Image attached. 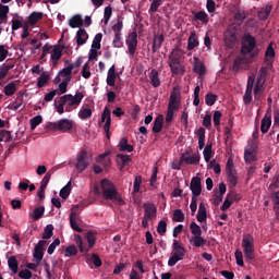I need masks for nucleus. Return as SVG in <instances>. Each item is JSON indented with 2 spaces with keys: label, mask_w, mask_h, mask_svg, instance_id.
I'll list each match as a JSON object with an SVG mask.
<instances>
[{
  "label": "nucleus",
  "mask_w": 279,
  "mask_h": 279,
  "mask_svg": "<svg viewBox=\"0 0 279 279\" xmlns=\"http://www.w3.org/2000/svg\"><path fill=\"white\" fill-rule=\"evenodd\" d=\"M141 184H143V177L135 175L134 183H133V193L141 192Z\"/></svg>",
  "instance_id": "nucleus-54"
},
{
  "label": "nucleus",
  "mask_w": 279,
  "mask_h": 279,
  "mask_svg": "<svg viewBox=\"0 0 279 279\" xmlns=\"http://www.w3.org/2000/svg\"><path fill=\"white\" fill-rule=\"evenodd\" d=\"M165 123V117L162 114H159L153 125V132L154 134H160L162 132V125Z\"/></svg>",
  "instance_id": "nucleus-23"
},
{
  "label": "nucleus",
  "mask_w": 279,
  "mask_h": 279,
  "mask_svg": "<svg viewBox=\"0 0 279 279\" xmlns=\"http://www.w3.org/2000/svg\"><path fill=\"white\" fill-rule=\"evenodd\" d=\"M243 64H245V58L243 57L235 58L233 61L232 71L238 73V71H241V69H243Z\"/></svg>",
  "instance_id": "nucleus-41"
},
{
  "label": "nucleus",
  "mask_w": 279,
  "mask_h": 279,
  "mask_svg": "<svg viewBox=\"0 0 279 279\" xmlns=\"http://www.w3.org/2000/svg\"><path fill=\"white\" fill-rule=\"evenodd\" d=\"M156 213L157 208L155 204H144V217H146V219H154V217H156Z\"/></svg>",
  "instance_id": "nucleus-18"
},
{
  "label": "nucleus",
  "mask_w": 279,
  "mask_h": 279,
  "mask_svg": "<svg viewBox=\"0 0 279 279\" xmlns=\"http://www.w3.org/2000/svg\"><path fill=\"white\" fill-rule=\"evenodd\" d=\"M102 38H104V35L101 33L96 34L92 44V49H101Z\"/></svg>",
  "instance_id": "nucleus-48"
},
{
  "label": "nucleus",
  "mask_w": 279,
  "mask_h": 279,
  "mask_svg": "<svg viewBox=\"0 0 279 279\" xmlns=\"http://www.w3.org/2000/svg\"><path fill=\"white\" fill-rule=\"evenodd\" d=\"M186 254V248L178 242V240H173L172 244V256L168 260L169 267H175L180 260H184V256Z\"/></svg>",
  "instance_id": "nucleus-3"
},
{
  "label": "nucleus",
  "mask_w": 279,
  "mask_h": 279,
  "mask_svg": "<svg viewBox=\"0 0 279 279\" xmlns=\"http://www.w3.org/2000/svg\"><path fill=\"white\" fill-rule=\"evenodd\" d=\"M181 156L185 165H199V154L191 156V153L185 151Z\"/></svg>",
  "instance_id": "nucleus-15"
},
{
  "label": "nucleus",
  "mask_w": 279,
  "mask_h": 279,
  "mask_svg": "<svg viewBox=\"0 0 279 279\" xmlns=\"http://www.w3.org/2000/svg\"><path fill=\"white\" fill-rule=\"evenodd\" d=\"M119 147H120V151H129V153L134 151V146L128 144L126 137H124L120 141Z\"/></svg>",
  "instance_id": "nucleus-42"
},
{
  "label": "nucleus",
  "mask_w": 279,
  "mask_h": 279,
  "mask_svg": "<svg viewBox=\"0 0 279 279\" xmlns=\"http://www.w3.org/2000/svg\"><path fill=\"white\" fill-rule=\"evenodd\" d=\"M64 48L61 47L60 45L53 46V49H52L51 54H50L53 66H56L58 64V61L60 60V58H62V50Z\"/></svg>",
  "instance_id": "nucleus-17"
},
{
  "label": "nucleus",
  "mask_w": 279,
  "mask_h": 279,
  "mask_svg": "<svg viewBox=\"0 0 279 279\" xmlns=\"http://www.w3.org/2000/svg\"><path fill=\"white\" fill-rule=\"evenodd\" d=\"M76 217H77V214H75V211H72L70 214V226L72 230H74L75 232H84V230L80 228V226H77V221H75Z\"/></svg>",
  "instance_id": "nucleus-34"
},
{
  "label": "nucleus",
  "mask_w": 279,
  "mask_h": 279,
  "mask_svg": "<svg viewBox=\"0 0 279 279\" xmlns=\"http://www.w3.org/2000/svg\"><path fill=\"white\" fill-rule=\"evenodd\" d=\"M43 123V116H36L31 119V130L34 131L38 125Z\"/></svg>",
  "instance_id": "nucleus-59"
},
{
  "label": "nucleus",
  "mask_w": 279,
  "mask_h": 279,
  "mask_svg": "<svg viewBox=\"0 0 279 279\" xmlns=\"http://www.w3.org/2000/svg\"><path fill=\"white\" fill-rule=\"evenodd\" d=\"M244 160L248 165H252V162L256 161V154H254V148H248L244 151Z\"/></svg>",
  "instance_id": "nucleus-38"
},
{
  "label": "nucleus",
  "mask_w": 279,
  "mask_h": 279,
  "mask_svg": "<svg viewBox=\"0 0 279 279\" xmlns=\"http://www.w3.org/2000/svg\"><path fill=\"white\" fill-rule=\"evenodd\" d=\"M49 82V74L43 73L37 81V88H43Z\"/></svg>",
  "instance_id": "nucleus-53"
},
{
  "label": "nucleus",
  "mask_w": 279,
  "mask_h": 279,
  "mask_svg": "<svg viewBox=\"0 0 279 279\" xmlns=\"http://www.w3.org/2000/svg\"><path fill=\"white\" fill-rule=\"evenodd\" d=\"M256 49V37L252 36V34L246 33L242 37V47H241V53L242 56H247V53H251V58H256L258 56V50Z\"/></svg>",
  "instance_id": "nucleus-2"
},
{
  "label": "nucleus",
  "mask_w": 279,
  "mask_h": 279,
  "mask_svg": "<svg viewBox=\"0 0 279 279\" xmlns=\"http://www.w3.org/2000/svg\"><path fill=\"white\" fill-rule=\"evenodd\" d=\"M196 219L199 223H204V221L208 219V214L206 213V206L204 205V203H201L198 206Z\"/></svg>",
  "instance_id": "nucleus-27"
},
{
  "label": "nucleus",
  "mask_w": 279,
  "mask_h": 279,
  "mask_svg": "<svg viewBox=\"0 0 279 279\" xmlns=\"http://www.w3.org/2000/svg\"><path fill=\"white\" fill-rule=\"evenodd\" d=\"M101 123H105L104 130L106 132V136L107 138H110V125H112V118L110 116V108L108 107H105L101 113V120L99 122V125H101Z\"/></svg>",
  "instance_id": "nucleus-8"
},
{
  "label": "nucleus",
  "mask_w": 279,
  "mask_h": 279,
  "mask_svg": "<svg viewBox=\"0 0 279 279\" xmlns=\"http://www.w3.org/2000/svg\"><path fill=\"white\" fill-rule=\"evenodd\" d=\"M88 165H90V159H88V151L83 149L81 154L76 158V169L82 173V171H86L88 168Z\"/></svg>",
  "instance_id": "nucleus-6"
},
{
  "label": "nucleus",
  "mask_w": 279,
  "mask_h": 279,
  "mask_svg": "<svg viewBox=\"0 0 279 279\" xmlns=\"http://www.w3.org/2000/svg\"><path fill=\"white\" fill-rule=\"evenodd\" d=\"M194 73H197L198 75H206V65H204V63L197 58H194Z\"/></svg>",
  "instance_id": "nucleus-29"
},
{
  "label": "nucleus",
  "mask_w": 279,
  "mask_h": 279,
  "mask_svg": "<svg viewBox=\"0 0 279 279\" xmlns=\"http://www.w3.org/2000/svg\"><path fill=\"white\" fill-rule=\"evenodd\" d=\"M227 180L230 184V186L234 187L236 184H239V178L236 177V172H230L227 173Z\"/></svg>",
  "instance_id": "nucleus-49"
},
{
  "label": "nucleus",
  "mask_w": 279,
  "mask_h": 279,
  "mask_svg": "<svg viewBox=\"0 0 279 279\" xmlns=\"http://www.w3.org/2000/svg\"><path fill=\"white\" fill-rule=\"evenodd\" d=\"M10 143L12 141V133L10 131L2 130L0 131V143Z\"/></svg>",
  "instance_id": "nucleus-55"
},
{
  "label": "nucleus",
  "mask_w": 279,
  "mask_h": 279,
  "mask_svg": "<svg viewBox=\"0 0 279 279\" xmlns=\"http://www.w3.org/2000/svg\"><path fill=\"white\" fill-rule=\"evenodd\" d=\"M216 102H217V95H215L213 93H208L205 96V104H206V106H215Z\"/></svg>",
  "instance_id": "nucleus-57"
},
{
  "label": "nucleus",
  "mask_w": 279,
  "mask_h": 279,
  "mask_svg": "<svg viewBox=\"0 0 279 279\" xmlns=\"http://www.w3.org/2000/svg\"><path fill=\"white\" fill-rule=\"evenodd\" d=\"M195 134L198 136V148L204 149L206 147V129L199 128Z\"/></svg>",
  "instance_id": "nucleus-24"
},
{
  "label": "nucleus",
  "mask_w": 279,
  "mask_h": 279,
  "mask_svg": "<svg viewBox=\"0 0 279 279\" xmlns=\"http://www.w3.org/2000/svg\"><path fill=\"white\" fill-rule=\"evenodd\" d=\"M78 117L80 119H83V120L90 119L93 117V109H90L88 105H85L78 111Z\"/></svg>",
  "instance_id": "nucleus-31"
},
{
  "label": "nucleus",
  "mask_w": 279,
  "mask_h": 279,
  "mask_svg": "<svg viewBox=\"0 0 279 279\" xmlns=\"http://www.w3.org/2000/svg\"><path fill=\"white\" fill-rule=\"evenodd\" d=\"M45 245H47V240H40L35 246L33 258H35L37 265H40V262L45 256Z\"/></svg>",
  "instance_id": "nucleus-10"
},
{
  "label": "nucleus",
  "mask_w": 279,
  "mask_h": 279,
  "mask_svg": "<svg viewBox=\"0 0 279 279\" xmlns=\"http://www.w3.org/2000/svg\"><path fill=\"white\" fill-rule=\"evenodd\" d=\"M45 215V206L36 207L33 213L28 214L29 219L38 221Z\"/></svg>",
  "instance_id": "nucleus-26"
},
{
  "label": "nucleus",
  "mask_w": 279,
  "mask_h": 279,
  "mask_svg": "<svg viewBox=\"0 0 279 279\" xmlns=\"http://www.w3.org/2000/svg\"><path fill=\"white\" fill-rule=\"evenodd\" d=\"M43 20V12H33L28 16V24L32 26L36 25L38 21Z\"/></svg>",
  "instance_id": "nucleus-40"
},
{
  "label": "nucleus",
  "mask_w": 279,
  "mask_h": 279,
  "mask_svg": "<svg viewBox=\"0 0 279 279\" xmlns=\"http://www.w3.org/2000/svg\"><path fill=\"white\" fill-rule=\"evenodd\" d=\"M190 190L192 191V197L197 198L202 195V179L199 177L192 178Z\"/></svg>",
  "instance_id": "nucleus-11"
},
{
  "label": "nucleus",
  "mask_w": 279,
  "mask_h": 279,
  "mask_svg": "<svg viewBox=\"0 0 279 279\" xmlns=\"http://www.w3.org/2000/svg\"><path fill=\"white\" fill-rule=\"evenodd\" d=\"M61 99L63 100V102H65V105L68 104L69 106L76 108L77 106H80V104H82V100L84 99V94L82 92L76 93L75 96L66 94L61 96Z\"/></svg>",
  "instance_id": "nucleus-7"
},
{
  "label": "nucleus",
  "mask_w": 279,
  "mask_h": 279,
  "mask_svg": "<svg viewBox=\"0 0 279 279\" xmlns=\"http://www.w3.org/2000/svg\"><path fill=\"white\" fill-rule=\"evenodd\" d=\"M192 14H193L192 21H201L203 25H208L210 17L208 16V13H206V11H198V12L193 11Z\"/></svg>",
  "instance_id": "nucleus-16"
},
{
  "label": "nucleus",
  "mask_w": 279,
  "mask_h": 279,
  "mask_svg": "<svg viewBox=\"0 0 279 279\" xmlns=\"http://www.w3.org/2000/svg\"><path fill=\"white\" fill-rule=\"evenodd\" d=\"M233 19L239 27L243 24V21H245V19H247V14H245V11L239 10L234 13Z\"/></svg>",
  "instance_id": "nucleus-39"
},
{
  "label": "nucleus",
  "mask_w": 279,
  "mask_h": 279,
  "mask_svg": "<svg viewBox=\"0 0 279 279\" xmlns=\"http://www.w3.org/2000/svg\"><path fill=\"white\" fill-rule=\"evenodd\" d=\"M243 101L245 106H250V104H252V89L250 87L245 89Z\"/></svg>",
  "instance_id": "nucleus-64"
},
{
  "label": "nucleus",
  "mask_w": 279,
  "mask_h": 279,
  "mask_svg": "<svg viewBox=\"0 0 279 279\" xmlns=\"http://www.w3.org/2000/svg\"><path fill=\"white\" fill-rule=\"evenodd\" d=\"M117 160L119 162H121L120 166V171H123V168L128 167V165H130V162H132V158L130 157V155H123V154H119L117 155Z\"/></svg>",
  "instance_id": "nucleus-32"
},
{
  "label": "nucleus",
  "mask_w": 279,
  "mask_h": 279,
  "mask_svg": "<svg viewBox=\"0 0 279 279\" xmlns=\"http://www.w3.org/2000/svg\"><path fill=\"white\" fill-rule=\"evenodd\" d=\"M242 247L244 250V256L246 260H254V236H252V234L243 235Z\"/></svg>",
  "instance_id": "nucleus-4"
},
{
  "label": "nucleus",
  "mask_w": 279,
  "mask_h": 279,
  "mask_svg": "<svg viewBox=\"0 0 279 279\" xmlns=\"http://www.w3.org/2000/svg\"><path fill=\"white\" fill-rule=\"evenodd\" d=\"M268 71H269V69H267L265 66L260 68L259 72H258L257 80H260V82H267Z\"/></svg>",
  "instance_id": "nucleus-63"
},
{
  "label": "nucleus",
  "mask_w": 279,
  "mask_h": 279,
  "mask_svg": "<svg viewBox=\"0 0 279 279\" xmlns=\"http://www.w3.org/2000/svg\"><path fill=\"white\" fill-rule=\"evenodd\" d=\"M53 236V225H47L44 229L43 239H51Z\"/></svg>",
  "instance_id": "nucleus-58"
},
{
  "label": "nucleus",
  "mask_w": 279,
  "mask_h": 279,
  "mask_svg": "<svg viewBox=\"0 0 279 279\" xmlns=\"http://www.w3.org/2000/svg\"><path fill=\"white\" fill-rule=\"evenodd\" d=\"M8 14H10V7L0 4V20L2 23L8 21Z\"/></svg>",
  "instance_id": "nucleus-45"
},
{
  "label": "nucleus",
  "mask_w": 279,
  "mask_h": 279,
  "mask_svg": "<svg viewBox=\"0 0 279 279\" xmlns=\"http://www.w3.org/2000/svg\"><path fill=\"white\" fill-rule=\"evenodd\" d=\"M213 154H215L213 151V144H207L203 151L205 161L210 162V160L213 158Z\"/></svg>",
  "instance_id": "nucleus-44"
},
{
  "label": "nucleus",
  "mask_w": 279,
  "mask_h": 279,
  "mask_svg": "<svg viewBox=\"0 0 279 279\" xmlns=\"http://www.w3.org/2000/svg\"><path fill=\"white\" fill-rule=\"evenodd\" d=\"M149 80H150V84H151V86H154V88H158V86H160V77H159V74L156 69H153L150 71Z\"/></svg>",
  "instance_id": "nucleus-30"
},
{
  "label": "nucleus",
  "mask_w": 279,
  "mask_h": 279,
  "mask_svg": "<svg viewBox=\"0 0 279 279\" xmlns=\"http://www.w3.org/2000/svg\"><path fill=\"white\" fill-rule=\"evenodd\" d=\"M172 221L182 223L184 221V211H182V209H175L173 211Z\"/></svg>",
  "instance_id": "nucleus-46"
},
{
  "label": "nucleus",
  "mask_w": 279,
  "mask_h": 279,
  "mask_svg": "<svg viewBox=\"0 0 279 279\" xmlns=\"http://www.w3.org/2000/svg\"><path fill=\"white\" fill-rule=\"evenodd\" d=\"M88 247L93 248L95 247V244L97 243V238L95 236V233L93 231H88L86 234Z\"/></svg>",
  "instance_id": "nucleus-51"
},
{
  "label": "nucleus",
  "mask_w": 279,
  "mask_h": 279,
  "mask_svg": "<svg viewBox=\"0 0 279 279\" xmlns=\"http://www.w3.org/2000/svg\"><path fill=\"white\" fill-rule=\"evenodd\" d=\"M53 130H59V132H71L73 130V122L69 119H61L58 122L51 123Z\"/></svg>",
  "instance_id": "nucleus-9"
},
{
  "label": "nucleus",
  "mask_w": 279,
  "mask_h": 279,
  "mask_svg": "<svg viewBox=\"0 0 279 279\" xmlns=\"http://www.w3.org/2000/svg\"><path fill=\"white\" fill-rule=\"evenodd\" d=\"M226 191H227L226 183L221 182L219 184V193H216L214 195V204H215V206H219V203L223 202V195H226Z\"/></svg>",
  "instance_id": "nucleus-20"
},
{
  "label": "nucleus",
  "mask_w": 279,
  "mask_h": 279,
  "mask_svg": "<svg viewBox=\"0 0 279 279\" xmlns=\"http://www.w3.org/2000/svg\"><path fill=\"white\" fill-rule=\"evenodd\" d=\"M195 47H199V39L197 38V34L193 32L187 39V51H193Z\"/></svg>",
  "instance_id": "nucleus-25"
},
{
  "label": "nucleus",
  "mask_w": 279,
  "mask_h": 279,
  "mask_svg": "<svg viewBox=\"0 0 279 279\" xmlns=\"http://www.w3.org/2000/svg\"><path fill=\"white\" fill-rule=\"evenodd\" d=\"M157 232L158 234H161V236L163 234H167V221L165 220H160L157 227Z\"/></svg>",
  "instance_id": "nucleus-62"
},
{
  "label": "nucleus",
  "mask_w": 279,
  "mask_h": 279,
  "mask_svg": "<svg viewBox=\"0 0 279 279\" xmlns=\"http://www.w3.org/2000/svg\"><path fill=\"white\" fill-rule=\"evenodd\" d=\"M271 128V107H268L264 118L262 119L260 132L267 134Z\"/></svg>",
  "instance_id": "nucleus-14"
},
{
  "label": "nucleus",
  "mask_w": 279,
  "mask_h": 279,
  "mask_svg": "<svg viewBox=\"0 0 279 279\" xmlns=\"http://www.w3.org/2000/svg\"><path fill=\"white\" fill-rule=\"evenodd\" d=\"M271 4H267L258 11L257 17L259 21H267L269 19V14H271Z\"/></svg>",
  "instance_id": "nucleus-28"
},
{
  "label": "nucleus",
  "mask_w": 279,
  "mask_h": 279,
  "mask_svg": "<svg viewBox=\"0 0 279 279\" xmlns=\"http://www.w3.org/2000/svg\"><path fill=\"white\" fill-rule=\"evenodd\" d=\"M100 189L102 191L104 199L117 202L119 206H123L125 204V201H123L121 194L117 191V186H114V183L110 182V180L102 179L100 181Z\"/></svg>",
  "instance_id": "nucleus-1"
},
{
  "label": "nucleus",
  "mask_w": 279,
  "mask_h": 279,
  "mask_svg": "<svg viewBox=\"0 0 279 279\" xmlns=\"http://www.w3.org/2000/svg\"><path fill=\"white\" fill-rule=\"evenodd\" d=\"M73 73V63H70L69 66L62 69L59 74L61 75V77H71V74Z\"/></svg>",
  "instance_id": "nucleus-56"
},
{
  "label": "nucleus",
  "mask_w": 279,
  "mask_h": 279,
  "mask_svg": "<svg viewBox=\"0 0 279 279\" xmlns=\"http://www.w3.org/2000/svg\"><path fill=\"white\" fill-rule=\"evenodd\" d=\"M70 27L72 29H75V27H82L84 25V21L82 20V15H74L70 22H69Z\"/></svg>",
  "instance_id": "nucleus-36"
},
{
  "label": "nucleus",
  "mask_w": 279,
  "mask_h": 279,
  "mask_svg": "<svg viewBox=\"0 0 279 279\" xmlns=\"http://www.w3.org/2000/svg\"><path fill=\"white\" fill-rule=\"evenodd\" d=\"M70 82H71V77H66L59 84V90L61 95H64V93H66V88Z\"/></svg>",
  "instance_id": "nucleus-61"
},
{
  "label": "nucleus",
  "mask_w": 279,
  "mask_h": 279,
  "mask_svg": "<svg viewBox=\"0 0 279 279\" xmlns=\"http://www.w3.org/2000/svg\"><path fill=\"white\" fill-rule=\"evenodd\" d=\"M126 45L129 54L134 56V53H136V47H138V35L136 33L130 34L126 39Z\"/></svg>",
  "instance_id": "nucleus-13"
},
{
  "label": "nucleus",
  "mask_w": 279,
  "mask_h": 279,
  "mask_svg": "<svg viewBox=\"0 0 279 279\" xmlns=\"http://www.w3.org/2000/svg\"><path fill=\"white\" fill-rule=\"evenodd\" d=\"M14 93H16V81L9 83L4 87V95H7V97H12V95H14Z\"/></svg>",
  "instance_id": "nucleus-43"
},
{
  "label": "nucleus",
  "mask_w": 279,
  "mask_h": 279,
  "mask_svg": "<svg viewBox=\"0 0 279 279\" xmlns=\"http://www.w3.org/2000/svg\"><path fill=\"white\" fill-rule=\"evenodd\" d=\"M190 230L193 234V236H202V227L197 225V222L193 221L190 225Z\"/></svg>",
  "instance_id": "nucleus-47"
},
{
  "label": "nucleus",
  "mask_w": 279,
  "mask_h": 279,
  "mask_svg": "<svg viewBox=\"0 0 279 279\" xmlns=\"http://www.w3.org/2000/svg\"><path fill=\"white\" fill-rule=\"evenodd\" d=\"M182 58H184V50L180 47H175L174 49H172V51L168 56V60H174L180 62H182Z\"/></svg>",
  "instance_id": "nucleus-21"
},
{
  "label": "nucleus",
  "mask_w": 279,
  "mask_h": 279,
  "mask_svg": "<svg viewBox=\"0 0 279 279\" xmlns=\"http://www.w3.org/2000/svg\"><path fill=\"white\" fill-rule=\"evenodd\" d=\"M239 38V26L230 25L225 33V43L228 47H234Z\"/></svg>",
  "instance_id": "nucleus-5"
},
{
  "label": "nucleus",
  "mask_w": 279,
  "mask_h": 279,
  "mask_svg": "<svg viewBox=\"0 0 279 279\" xmlns=\"http://www.w3.org/2000/svg\"><path fill=\"white\" fill-rule=\"evenodd\" d=\"M116 82H117V68L113 64L108 70L107 84H108V86H114Z\"/></svg>",
  "instance_id": "nucleus-22"
},
{
  "label": "nucleus",
  "mask_w": 279,
  "mask_h": 279,
  "mask_svg": "<svg viewBox=\"0 0 279 279\" xmlns=\"http://www.w3.org/2000/svg\"><path fill=\"white\" fill-rule=\"evenodd\" d=\"M9 269L12 270V274H19V260L16 256H11L8 259Z\"/></svg>",
  "instance_id": "nucleus-37"
},
{
  "label": "nucleus",
  "mask_w": 279,
  "mask_h": 279,
  "mask_svg": "<svg viewBox=\"0 0 279 279\" xmlns=\"http://www.w3.org/2000/svg\"><path fill=\"white\" fill-rule=\"evenodd\" d=\"M162 43H165V35L155 36L153 40V53H156L158 49L162 47Z\"/></svg>",
  "instance_id": "nucleus-33"
},
{
  "label": "nucleus",
  "mask_w": 279,
  "mask_h": 279,
  "mask_svg": "<svg viewBox=\"0 0 279 279\" xmlns=\"http://www.w3.org/2000/svg\"><path fill=\"white\" fill-rule=\"evenodd\" d=\"M190 243H193L194 247H204L206 245V239L202 235L192 236Z\"/></svg>",
  "instance_id": "nucleus-35"
},
{
  "label": "nucleus",
  "mask_w": 279,
  "mask_h": 279,
  "mask_svg": "<svg viewBox=\"0 0 279 279\" xmlns=\"http://www.w3.org/2000/svg\"><path fill=\"white\" fill-rule=\"evenodd\" d=\"M168 66H170L172 75H182L183 73H186V70L184 69L182 61L168 59Z\"/></svg>",
  "instance_id": "nucleus-12"
},
{
  "label": "nucleus",
  "mask_w": 279,
  "mask_h": 279,
  "mask_svg": "<svg viewBox=\"0 0 279 279\" xmlns=\"http://www.w3.org/2000/svg\"><path fill=\"white\" fill-rule=\"evenodd\" d=\"M163 1L165 0H153L148 12H153V13L158 12V8H160V5H162Z\"/></svg>",
  "instance_id": "nucleus-60"
},
{
  "label": "nucleus",
  "mask_w": 279,
  "mask_h": 279,
  "mask_svg": "<svg viewBox=\"0 0 279 279\" xmlns=\"http://www.w3.org/2000/svg\"><path fill=\"white\" fill-rule=\"evenodd\" d=\"M87 40H88V33H86V29L80 28L76 33L77 47H82V45H86Z\"/></svg>",
  "instance_id": "nucleus-19"
},
{
  "label": "nucleus",
  "mask_w": 279,
  "mask_h": 279,
  "mask_svg": "<svg viewBox=\"0 0 279 279\" xmlns=\"http://www.w3.org/2000/svg\"><path fill=\"white\" fill-rule=\"evenodd\" d=\"M59 195L62 199H66L69 195H71V182H68V184L60 190Z\"/></svg>",
  "instance_id": "nucleus-50"
},
{
  "label": "nucleus",
  "mask_w": 279,
  "mask_h": 279,
  "mask_svg": "<svg viewBox=\"0 0 279 279\" xmlns=\"http://www.w3.org/2000/svg\"><path fill=\"white\" fill-rule=\"evenodd\" d=\"M77 254V246L70 245L64 250V256L65 258H71V256H76Z\"/></svg>",
  "instance_id": "nucleus-52"
}]
</instances>
